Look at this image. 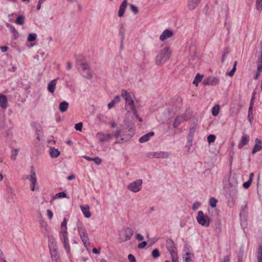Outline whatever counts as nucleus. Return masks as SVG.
I'll return each instance as SVG.
<instances>
[{
    "label": "nucleus",
    "instance_id": "28",
    "mask_svg": "<svg viewBox=\"0 0 262 262\" xmlns=\"http://www.w3.org/2000/svg\"><path fill=\"white\" fill-rule=\"evenodd\" d=\"M50 156L52 158H57L60 155V151L58 149L55 148L54 147H51L50 149Z\"/></svg>",
    "mask_w": 262,
    "mask_h": 262
},
{
    "label": "nucleus",
    "instance_id": "40",
    "mask_svg": "<svg viewBox=\"0 0 262 262\" xmlns=\"http://www.w3.org/2000/svg\"><path fill=\"white\" fill-rule=\"evenodd\" d=\"M256 8L259 12L262 10V0L256 1Z\"/></svg>",
    "mask_w": 262,
    "mask_h": 262
},
{
    "label": "nucleus",
    "instance_id": "23",
    "mask_svg": "<svg viewBox=\"0 0 262 262\" xmlns=\"http://www.w3.org/2000/svg\"><path fill=\"white\" fill-rule=\"evenodd\" d=\"M154 135V132H150L140 137L139 139V141L140 143H144L148 141L150 138Z\"/></svg>",
    "mask_w": 262,
    "mask_h": 262
},
{
    "label": "nucleus",
    "instance_id": "56",
    "mask_svg": "<svg viewBox=\"0 0 262 262\" xmlns=\"http://www.w3.org/2000/svg\"><path fill=\"white\" fill-rule=\"evenodd\" d=\"M121 133V130L120 129L117 130L116 131L114 135H113V136H115L116 138H118L120 136Z\"/></svg>",
    "mask_w": 262,
    "mask_h": 262
},
{
    "label": "nucleus",
    "instance_id": "8",
    "mask_svg": "<svg viewBox=\"0 0 262 262\" xmlns=\"http://www.w3.org/2000/svg\"><path fill=\"white\" fill-rule=\"evenodd\" d=\"M142 180L138 179L129 183L127 186V189L133 192H138L141 190L142 185Z\"/></svg>",
    "mask_w": 262,
    "mask_h": 262
},
{
    "label": "nucleus",
    "instance_id": "35",
    "mask_svg": "<svg viewBox=\"0 0 262 262\" xmlns=\"http://www.w3.org/2000/svg\"><path fill=\"white\" fill-rule=\"evenodd\" d=\"M89 68H90L89 65L86 63H81L79 67L81 72H84Z\"/></svg>",
    "mask_w": 262,
    "mask_h": 262
},
{
    "label": "nucleus",
    "instance_id": "34",
    "mask_svg": "<svg viewBox=\"0 0 262 262\" xmlns=\"http://www.w3.org/2000/svg\"><path fill=\"white\" fill-rule=\"evenodd\" d=\"M195 128L194 126L191 127L189 129V132L188 134V140L191 141L193 136L194 135V133L195 132Z\"/></svg>",
    "mask_w": 262,
    "mask_h": 262
},
{
    "label": "nucleus",
    "instance_id": "42",
    "mask_svg": "<svg viewBox=\"0 0 262 262\" xmlns=\"http://www.w3.org/2000/svg\"><path fill=\"white\" fill-rule=\"evenodd\" d=\"M152 256L155 258H158L160 256V252L157 249H155L152 250Z\"/></svg>",
    "mask_w": 262,
    "mask_h": 262
},
{
    "label": "nucleus",
    "instance_id": "25",
    "mask_svg": "<svg viewBox=\"0 0 262 262\" xmlns=\"http://www.w3.org/2000/svg\"><path fill=\"white\" fill-rule=\"evenodd\" d=\"M69 104L66 101H62L59 105V110L61 113L66 112L69 107Z\"/></svg>",
    "mask_w": 262,
    "mask_h": 262
},
{
    "label": "nucleus",
    "instance_id": "31",
    "mask_svg": "<svg viewBox=\"0 0 262 262\" xmlns=\"http://www.w3.org/2000/svg\"><path fill=\"white\" fill-rule=\"evenodd\" d=\"M257 258L258 262H262V245H259L257 252Z\"/></svg>",
    "mask_w": 262,
    "mask_h": 262
},
{
    "label": "nucleus",
    "instance_id": "37",
    "mask_svg": "<svg viewBox=\"0 0 262 262\" xmlns=\"http://www.w3.org/2000/svg\"><path fill=\"white\" fill-rule=\"evenodd\" d=\"M220 107L219 105H215L212 108V114L213 116H216L219 113Z\"/></svg>",
    "mask_w": 262,
    "mask_h": 262
},
{
    "label": "nucleus",
    "instance_id": "21",
    "mask_svg": "<svg viewBox=\"0 0 262 262\" xmlns=\"http://www.w3.org/2000/svg\"><path fill=\"white\" fill-rule=\"evenodd\" d=\"M0 106L3 110H6L8 107V99L4 95H0Z\"/></svg>",
    "mask_w": 262,
    "mask_h": 262
},
{
    "label": "nucleus",
    "instance_id": "44",
    "mask_svg": "<svg viewBox=\"0 0 262 262\" xmlns=\"http://www.w3.org/2000/svg\"><path fill=\"white\" fill-rule=\"evenodd\" d=\"M191 254L189 252H187L186 254V257H185V262H193V260L191 259Z\"/></svg>",
    "mask_w": 262,
    "mask_h": 262
},
{
    "label": "nucleus",
    "instance_id": "4",
    "mask_svg": "<svg viewBox=\"0 0 262 262\" xmlns=\"http://www.w3.org/2000/svg\"><path fill=\"white\" fill-rule=\"evenodd\" d=\"M122 96L125 100V108L128 112H136V108L135 103L130 95L125 90L121 93Z\"/></svg>",
    "mask_w": 262,
    "mask_h": 262
},
{
    "label": "nucleus",
    "instance_id": "52",
    "mask_svg": "<svg viewBox=\"0 0 262 262\" xmlns=\"http://www.w3.org/2000/svg\"><path fill=\"white\" fill-rule=\"evenodd\" d=\"M147 245V242L145 241H143L141 243H139L138 245V248L139 249H142L144 248Z\"/></svg>",
    "mask_w": 262,
    "mask_h": 262
},
{
    "label": "nucleus",
    "instance_id": "9",
    "mask_svg": "<svg viewBox=\"0 0 262 262\" xmlns=\"http://www.w3.org/2000/svg\"><path fill=\"white\" fill-rule=\"evenodd\" d=\"M170 154L166 151H154L150 152L146 154V157L148 158H168Z\"/></svg>",
    "mask_w": 262,
    "mask_h": 262
},
{
    "label": "nucleus",
    "instance_id": "17",
    "mask_svg": "<svg viewBox=\"0 0 262 262\" xmlns=\"http://www.w3.org/2000/svg\"><path fill=\"white\" fill-rule=\"evenodd\" d=\"M249 136L246 134H244L242 136L241 140L238 144V148L241 149L244 145L247 144L249 141Z\"/></svg>",
    "mask_w": 262,
    "mask_h": 262
},
{
    "label": "nucleus",
    "instance_id": "7",
    "mask_svg": "<svg viewBox=\"0 0 262 262\" xmlns=\"http://www.w3.org/2000/svg\"><path fill=\"white\" fill-rule=\"evenodd\" d=\"M29 181L30 182V189L31 191H39V186L37 183V177L35 170L32 167L29 176Z\"/></svg>",
    "mask_w": 262,
    "mask_h": 262
},
{
    "label": "nucleus",
    "instance_id": "19",
    "mask_svg": "<svg viewBox=\"0 0 262 262\" xmlns=\"http://www.w3.org/2000/svg\"><path fill=\"white\" fill-rule=\"evenodd\" d=\"M127 5V1L124 0L119 7V10L118 11V16L120 17L124 15L126 6Z\"/></svg>",
    "mask_w": 262,
    "mask_h": 262
},
{
    "label": "nucleus",
    "instance_id": "33",
    "mask_svg": "<svg viewBox=\"0 0 262 262\" xmlns=\"http://www.w3.org/2000/svg\"><path fill=\"white\" fill-rule=\"evenodd\" d=\"M15 23L19 25H23L25 24V17L23 15L18 16L15 20Z\"/></svg>",
    "mask_w": 262,
    "mask_h": 262
},
{
    "label": "nucleus",
    "instance_id": "36",
    "mask_svg": "<svg viewBox=\"0 0 262 262\" xmlns=\"http://www.w3.org/2000/svg\"><path fill=\"white\" fill-rule=\"evenodd\" d=\"M236 65H237V61H235L234 63L232 69L229 72L227 73L226 75L230 77L233 76V75L234 74L235 71H236Z\"/></svg>",
    "mask_w": 262,
    "mask_h": 262
},
{
    "label": "nucleus",
    "instance_id": "1",
    "mask_svg": "<svg viewBox=\"0 0 262 262\" xmlns=\"http://www.w3.org/2000/svg\"><path fill=\"white\" fill-rule=\"evenodd\" d=\"M67 224V220L66 218H64L61 224V231L60 232L59 237L62 243L63 244L64 249L66 250L68 255L70 256L71 248L68 237Z\"/></svg>",
    "mask_w": 262,
    "mask_h": 262
},
{
    "label": "nucleus",
    "instance_id": "10",
    "mask_svg": "<svg viewBox=\"0 0 262 262\" xmlns=\"http://www.w3.org/2000/svg\"><path fill=\"white\" fill-rule=\"evenodd\" d=\"M190 116L187 114H183L176 117L173 123L174 128H177L184 121L189 120Z\"/></svg>",
    "mask_w": 262,
    "mask_h": 262
},
{
    "label": "nucleus",
    "instance_id": "16",
    "mask_svg": "<svg viewBox=\"0 0 262 262\" xmlns=\"http://www.w3.org/2000/svg\"><path fill=\"white\" fill-rule=\"evenodd\" d=\"M57 79H54L51 81L48 84L47 90L51 94H53L55 92L57 84Z\"/></svg>",
    "mask_w": 262,
    "mask_h": 262
},
{
    "label": "nucleus",
    "instance_id": "30",
    "mask_svg": "<svg viewBox=\"0 0 262 262\" xmlns=\"http://www.w3.org/2000/svg\"><path fill=\"white\" fill-rule=\"evenodd\" d=\"M83 76L88 79H91L93 77V73L90 68L86 70L84 72H81Z\"/></svg>",
    "mask_w": 262,
    "mask_h": 262
},
{
    "label": "nucleus",
    "instance_id": "41",
    "mask_svg": "<svg viewBox=\"0 0 262 262\" xmlns=\"http://www.w3.org/2000/svg\"><path fill=\"white\" fill-rule=\"evenodd\" d=\"M66 196V194L64 192H60L57 194H56L53 197V199H56L61 198H65Z\"/></svg>",
    "mask_w": 262,
    "mask_h": 262
},
{
    "label": "nucleus",
    "instance_id": "60",
    "mask_svg": "<svg viewBox=\"0 0 262 262\" xmlns=\"http://www.w3.org/2000/svg\"><path fill=\"white\" fill-rule=\"evenodd\" d=\"M0 49L3 53H5L8 51V48L6 46H2Z\"/></svg>",
    "mask_w": 262,
    "mask_h": 262
},
{
    "label": "nucleus",
    "instance_id": "57",
    "mask_svg": "<svg viewBox=\"0 0 262 262\" xmlns=\"http://www.w3.org/2000/svg\"><path fill=\"white\" fill-rule=\"evenodd\" d=\"M171 259H172V262H179L178 255L171 256Z\"/></svg>",
    "mask_w": 262,
    "mask_h": 262
},
{
    "label": "nucleus",
    "instance_id": "15",
    "mask_svg": "<svg viewBox=\"0 0 262 262\" xmlns=\"http://www.w3.org/2000/svg\"><path fill=\"white\" fill-rule=\"evenodd\" d=\"M219 82V79L216 77H209L204 80L205 85H215Z\"/></svg>",
    "mask_w": 262,
    "mask_h": 262
},
{
    "label": "nucleus",
    "instance_id": "22",
    "mask_svg": "<svg viewBox=\"0 0 262 262\" xmlns=\"http://www.w3.org/2000/svg\"><path fill=\"white\" fill-rule=\"evenodd\" d=\"M81 210L84 215V216L86 218H89L91 216V213L90 211V207L89 206L85 205L84 206H80Z\"/></svg>",
    "mask_w": 262,
    "mask_h": 262
},
{
    "label": "nucleus",
    "instance_id": "29",
    "mask_svg": "<svg viewBox=\"0 0 262 262\" xmlns=\"http://www.w3.org/2000/svg\"><path fill=\"white\" fill-rule=\"evenodd\" d=\"M120 99L119 96H116L114 99L112 100L111 102L107 104L108 109L113 108L115 105L116 104H117L120 101Z\"/></svg>",
    "mask_w": 262,
    "mask_h": 262
},
{
    "label": "nucleus",
    "instance_id": "62",
    "mask_svg": "<svg viewBox=\"0 0 262 262\" xmlns=\"http://www.w3.org/2000/svg\"><path fill=\"white\" fill-rule=\"evenodd\" d=\"M7 191L8 193L12 194L13 193V190L11 187H7Z\"/></svg>",
    "mask_w": 262,
    "mask_h": 262
},
{
    "label": "nucleus",
    "instance_id": "26",
    "mask_svg": "<svg viewBox=\"0 0 262 262\" xmlns=\"http://www.w3.org/2000/svg\"><path fill=\"white\" fill-rule=\"evenodd\" d=\"M7 26L10 28L12 33V38L13 39H16L18 37L19 35L17 31L16 30L15 27L9 24L7 25Z\"/></svg>",
    "mask_w": 262,
    "mask_h": 262
},
{
    "label": "nucleus",
    "instance_id": "12",
    "mask_svg": "<svg viewBox=\"0 0 262 262\" xmlns=\"http://www.w3.org/2000/svg\"><path fill=\"white\" fill-rule=\"evenodd\" d=\"M96 138L100 142L104 141H109L113 137V135L111 134H106L102 132H99L96 134Z\"/></svg>",
    "mask_w": 262,
    "mask_h": 262
},
{
    "label": "nucleus",
    "instance_id": "61",
    "mask_svg": "<svg viewBox=\"0 0 262 262\" xmlns=\"http://www.w3.org/2000/svg\"><path fill=\"white\" fill-rule=\"evenodd\" d=\"M230 258L229 256H225L223 258V260L222 262H229Z\"/></svg>",
    "mask_w": 262,
    "mask_h": 262
},
{
    "label": "nucleus",
    "instance_id": "43",
    "mask_svg": "<svg viewBox=\"0 0 262 262\" xmlns=\"http://www.w3.org/2000/svg\"><path fill=\"white\" fill-rule=\"evenodd\" d=\"M18 152V150L17 149H13L11 151V159L13 160H15L16 156H17Z\"/></svg>",
    "mask_w": 262,
    "mask_h": 262
},
{
    "label": "nucleus",
    "instance_id": "27",
    "mask_svg": "<svg viewBox=\"0 0 262 262\" xmlns=\"http://www.w3.org/2000/svg\"><path fill=\"white\" fill-rule=\"evenodd\" d=\"M83 158L87 160L88 161L94 162L98 165L101 164V163H102L101 159L98 157L95 158H90L89 156H83Z\"/></svg>",
    "mask_w": 262,
    "mask_h": 262
},
{
    "label": "nucleus",
    "instance_id": "20",
    "mask_svg": "<svg viewBox=\"0 0 262 262\" xmlns=\"http://www.w3.org/2000/svg\"><path fill=\"white\" fill-rule=\"evenodd\" d=\"M200 2L201 0H188L187 4L188 9L191 10L195 9Z\"/></svg>",
    "mask_w": 262,
    "mask_h": 262
},
{
    "label": "nucleus",
    "instance_id": "39",
    "mask_svg": "<svg viewBox=\"0 0 262 262\" xmlns=\"http://www.w3.org/2000/svg\"><path fill=\"white\" fill-rule=\"evenodd\" d=\"M217 200L213 197L210 199L209 203L210 206L212 207H215L216 206Z\"/></svg>",
    "mask_w": 262,
    "mask_h": 262
},
{
    "label": "nucleus",
    "instance_id": "55",
    "mask_svg": "<svg viewBox=\"0 0 262 262\" xmlns=\"http://www.w3.org/2000/svg\"><path fill=\"white\" fill-rule=\"evenodd\" d=\"M47 215H48L49 219H50V220L52 219L53 217V213L52 211L50 209H48L47 211Z\"/></svg>",
    "mask_w": 262,
    "mask_h": 262
},
{
    "label": "nucleus",
    "instance_id": "13",
    "mask_svg": "<svg viewBox=\"0 0 262 262\" xmlns=\"http://www.w3.org/2000/svg\"><path fill=\"white\" fill-rule=\"evenodd\" d=\"M229 184L231 185L230 188L229 189V194L232 197L234 198L236 196L237 189V182L236 180H233V182H231V180H229Z\"/></svg>",
    "mask_w": 262,
    "mask_h": 262
},
{
    "label": "nucleus",
    "instance_id": "51",
    "mask_svg": "<svg viewBox=\"0 0 262 262\" xmlns=\"http://www.w3.org/2000/svg\"><path fill=\"white\" fill-rule=\"evenodd\" d=\"M128 259L129 262H137L135 257L133 254H129L128 255Z\"/></svg>",
    "mask_w": 262,
    "mask_h": 262
},
{
    "label": "nucleus",
    "instance_id": "32",
    "mask_svg": "<svg viewBox=\"0 0 262 262\" xmlns=\"http://www.w3.org/2000/svg\"><path fill=\"white\" fill-rule=\"evenodd\" d=\"M203 77V75H201L199 73H198L193 81V84H195L196 86H198L199 83L202 80Z\"/></svg>",
    "mask_w": 262,
    "mask_h": 262
},
{
    "label": "nucleus",
    "instance_id": "46",
    "mask_svg": "<svg viewBox=\"0 0 262 262\" xmlns=\"http://www.w3.org/2000/svg\"><path fill=\"white\" fill-rule=\"evenodd\" d=\"M252 183L251 179H249L247 182L243 183V186L245 188H248Z\"/></svg>",
    "mask_w": 262,
    "mask_h": 262
},
{
    "label": "nucleus",
    "instance_id": "54",
    "mask_svg": "<svg viewBox=\"0 0 262 262\" xmlns=\"http://www.w3.org/2000/svg\"><path fill=\"white\" fill-rule=\"evenodd\" d=\"M136 238L137 240L140 241H141L144 239L143 236L140 233H137L136 235Z\"/></svg>",
    "mask_w": 262,
    "mask_h": 262
},
{
    "label": "nucleus",
    "instance_id": "5",
    "mask_svg": "<svg viewBox=\"0 0 262 262\" xmlns=\"http://www.w3.org/2000/svg\"><path fill=\"white\" fill-rule=\"evenodd\" d=\"M77 227L79 236L83 244L86 247L89 246L90 243L89 235L82 223L78 222L77 224Z\"/></svg>",
    "mask_w": 262,
    "mask_h": 262
},
{
    "label": "nucleus",
    "instance_id": "11",
    "mask_svg": "<svg viewBox=\"0 0 262 262\" xmlns=\"http://www.w3.org/2000/svg\"><path fill=\"white\" fill-rule=\"evenodd\" d=\"M166 246L171 256L178 255L175 244L172 239H168L166 241Z\"/></svg>",
    "mask_w": 262,
    "mask_h": 262
},
{
    "label": "nucleus",
    "instance_id": "48",
    "mask_svg": "<svg viewBox=\"0 0 262 262\" xmlns=\"http://www.w3.org/2000/svg\"><path fill=\"white\" fill-rule=\"evenodd\" d=\"M130 10L135 14H137L138 12V9L136 6L134 5H130Z\"/></svg>",
    "mask_w": 262,
    "mask_h": 262
},
{
    "label": "nucleus",
    "instance_id": "3",
    "mask_svg": "<svg viewBox=\"0 0 262 262\" xmlns=\"http://www.w3.org/2000/svg\"><path fill=\"white\" fill-rule=\"evenodd\" d=\"M49 247L52 260L55 262H61L59 254L57 252V245L55 240L52 235L48 237Z\"/></svg>",
    "mask_w": 262,
    "mask_h": 262
},
{
    "label": "nucleus",
    "instance_id": "63",
    "mask_svg": "<svg viewBox=\"0 0 262 262\" xmlns=\"http://www.w3.org/2000/svg\"><path fill=\"white\" fill-rule=\"evenodd\" d=\"M243 253H242L241 254H239V255L238 256V260H237V262H242V260H243Z\"/></svg>",
    "mask_w": 262,
    "mask_h": 262
},
{
    "label": "nucleus",
    "instance_id": "18",
    "mask_svg": "<svg viewBox=\"0 0 262 262\" xmlns=\"http://www.w3.org/2000/svg\"><path fill=\"white\" fill-rule=\"evenodd\" d=\"M173 35V32L169 30H164L160 36V39L161 41H164L167 38L171 37Z\"/></svg>",
    "mask_w": 262,
    "mask_h": 262
},
{
    "label": "nucleus",
    "instance_id": "2",
    "mask_svg": "<svg viewBox=\"0 0 262 262\" xmlns=\"http://www.w3.org/2000/svg\"><path fill=\"white\" fill-rule=\"evenodd\" d=\"M171 52L168 47H165L159 51L156 58L155 63L157 66H161L166 62L170 58Z\"/></svg>",
    "mask_w": 262,
    "mask_h": 262
},
{
    "label": "nucleus",
    "instance_id": "53",
    "mask_svg": "<svg viewBox=\"0 0 262 262\" xmlns=\"http://www.w3.org/2000/svg\"><path fill=\"white\" fill-rule=\"evenodd\" d=\"M134 115H135V116L136 117V118L140 121V122H142V119L139 116V115L138 114V112H137V110H136V112H133Z\"/></svg>",
    "mask_w": 262,
    "mask_h": 262
},
{
    "label": "nucleus",
    "instance_id": "49",
    "mask_svg": "<svg viewBox=\"0 0 262 262\" xmlns=\"http://www.w3.org/2000/svg\"><path fill=\"white\" fill-rule=\"evenodd\" d=\"M119 34L121 36V42L123 41V40L124 39V34H125V31L124 29L123 28V27H121V28L120 30Z\"/></svg>",
    "mask_w": 262,
    "mask_h": 262
},
{
    "label": "nucleus",
    "instance_id": "58",
    "mask_svg": "<svg viewBox=\"0 0 262 262\" xmlns=\"http://www.w3.org/2000/svg\"><path fill=\"white\" fill-rule=\"evenodd\" d=\"M253 113H248V119L249 120V121L251 122L252 121V120H253Z\"/></svg>",
    "mask_w": 262,
    "mask_h": 262
},
{
    "label": "nucleus",
    "instance_id": "45",
    "mask_svg": "<svg viewBox=\"0 0 262 262\" xmlns=\"http://www.w3.org/2000/svg\"><path fill=\"white\" fill-rule=\"evenodd\" d=\"M215 140V136L214 135H209L207 137V140L209 143L213 142Z\"/></svg>",
    "mask_w": 262,
    "mask_h": 262
},
{
    "label": "nucleus",
    "instance_id": "59",
    "mask_svg": "<svg viewBox=\"0 0 262 262\" xmlns=\"http://www.w3.org/2000/svg\"><path fill=\"white\" fill-rule=\"evenodd\" d=\"M0 262H6V260L4 259V257L3 255V253L0 249Z\"/></svg>",
    "mask_w": 262,
    "mask_h": 262
},
{
    "label": "nucleus",
    "instance_id": "6",
    "mask_svg": "<svg viewBox=\"0 0 262 262\" xmlns=\"http://www.w3.org/2000/svg\"><path fill=\"white\" fill-rule=\"evenodd\" d=\"M196 219L198 223L203 227H208L210 225V219L207 215H205L204 212L201 210L198 212Z\"/></svg>",
    "mask_w": 262,
    "mask_h": 262
},
{
    "label": "nucleus",
    "instance_id": "47",
    "mask_svg": "<svg viewBox=\"0 0 262 262\" xmlns=\"http://www.w3.org/2000/svg\"><path fill=\"white\" fill-rule=\"evenodd\" d=\"M82 127V122H79L78 123H76L75 125V129L78 131H81Z\"/></svg>",
    "mask_w": 262,
    "mask_h": 262
},
{
    "label": "nucleus",
    "instance_id": "64",
    "mask_svg": "<svg viewBox=\"0 0 262 262\" xmlns=\"http://www.w3.org/2000/svg\"><path fill=\"white\" fill-rule=\"evenodd\" d=\"M72 64L71 63V62H68L67 63V68L68 70H70L72 69Z\"/></svg>",
    "mask_w": 262,
    "mask_h": 262
},
{
    "label": "nucleus",
    "instance_id": "14",
    "mask_svg": "<svg viewBox=\"0 0 262 262\" xmlns=\"http://www.w3.org/2000/svg\"><path fill=\"white\" fill-rule=\"evenodd\" d=\"M134 231L130 228L127 227L124 229L123 231L124 237L122 238L124 241L130 239L133 234Z\"/></svg>",
    "mask_w": 262,
    "mask_h": 262
},
{
    "label": "nucleus",
    "instance_id": "50",
    "mask_svg": "<svg viewBox=\"0 0 262 262\" xmlns=\"http://www.w3.org/2000/svg\"><path fill=\"white\" fill-rule=\"evenodd\" d=\"M200 205L201 203L199 202H196L193 204L192 208L193 210H195L199 208Z\"/></svg>",
    "mask_w": 262,
    "mask_h": 262
},
{
    "label": "nucleus",
    "instance_id": "24",
    "mask_svg": "<svg viewBox=\"0 0 262 262\" xmlns=\"http://www.w3.org/2000/svg\"><path fill=\"white\" fill-rule=\"evenodd\" d=\"M256 142L257 143L254 145L252 150V153L253 154H254L256 152L259 151L262 149V145L260 140L256 139Z\"/></svg>",
    "mask_w": 262,
    "mask_h": 262
},
{
    "label": "nucleus",
    "instance_id": "38",
    "mask_svg": "<svg viewBox=\"0 0 262 262\" xmlns=\"http://www.w3.org/2000/svg\"><path fill=\"white\" fill-rule=\"evenodd\" d=\"M37 35L35 33H30L28 37V41L30 42L33 41L36 39Z\"/></svg>",
    "mask_w": 262,
    "mask_h": 262
}]
</instances>
